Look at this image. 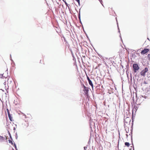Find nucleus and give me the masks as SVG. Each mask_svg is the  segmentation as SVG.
Here are the masks:
<instances>
[{"mask_svg": "<svg viewBox=\"0 0 150 150\" xmlns=\"http://www.w3.org/2000/svg\"><path fill=\"white\" fill-rule=\"evenodd\" d=\"M133 71L135 73L137 72L139 70V67L138 65L137 64H134L133 65Z\"/></svg>", "mask_w": 150, "mask_h": 150, "instance_id": "1", "label": "nucleus"}, {"mask_svg": "<svg viewBox=\"0 0 150 150\" xmlns=\"http://www.w3.org/2000/svg\"><path fill=\"white\" fill-rule=\"evenodd\" d=\"M148 71V68L146 67L144 69H143L141 72L140 74L141 76H144L145 75L146 73Z\"/></svg>", "mask_w": 150, "mask_h": 150, "instance_id": "2", "label": "nucleus"}, {"mask_svg": "<svg viewBox=\"0 0 150 150\" xmlns=\"http://www.w3.org/2000/svg\"><path fill=\"white\" fill-rule=\"evenodd\" d=\"M29 124L28 121H23L22 122V126L23 127L26 128L28 126Z\"/></svg>", "mask_w": 150, "mask_h": 150, "instance_id": "3", "label": "nucleus"}, {"mask_svg": "<svg viewBox=\"0 0 150 150\" xmlns=\"http://www.w3.org/2000/svg\"><path fill=\"white\" fill-rule=\"evenodd\" d=\"M83 91H84L85 94L87 95L88 93V88L87 87H86L84 85H83Z\"/></svg>", "mask_w": 150, "mask_h": 150, "instance_id": "4", "label": "nucleus"}, {"mask_svg": "<svg viewBox=\"0 0 150 150\" xmlns=\"http://www.w3.org/2000/svg\"><path fill=\"white\" fill-rule=\"evenodd\" d=\"M149 51V49L145 48L141 52V54H144L148 52Z\"/></svg>", "mask_w": 150, "mask_h": 150, "instance_id": "5", "label": "nucleus"}, {"mask_svg": "<svg viewBox=\"0 0 150 150\" xmlns=\"http://www.w3.org/2000/svg\"><path fill=\"white\" fill-rule=\"evenodd\" d=\"M142 101H140V99L139 98H137L136 100V103L137 105H140L142 103Z\"/></svg>", "mask_w": 150, "mask_h": 150, "instance_id": "6", "label": "nucleus"}, {"mask_svg": "<svg viewBox=\"0 0 150 150\" xmlns=\"http://www.w3.org/2000/svg\"><path fill=\"white\" fill-rule=\"evenodd\" d=\"M8 115L10 120L11 121H12V117L11 116V115L10 114L9 112H8Z\"/></svg>", "mask_w": 150, "mask_h": 150, "instance_id": "7", "label": "nucleus"}, {"mask_svg": "<svg viewBox=\"0 0 150 150\" xmlns=\"http://www.w3.org/2000/svg\"><path fill=\"white\" fill-rule=\"evenodd\" d=\"M126 120H128V122H127V123H128V125H130L129 123H130V121H131V120H130V119L129 117L126 118V119H125V122Z\"/></svg>", "mask_w": 150, "mask_h": 150, "instance_id": "8", "label": "nucleus"}, {"mask_svg": "<svg viewBox=\"0 0 150 150\" xmlns=\"http://www.w3.org/2000/svg\"><path fill=\"white\" fill-rule=\"evenodd\" d=\"M89 83V84L92 86V89H93V84L92 82V81L91 80H90L88 81Z\"/></svg>", "mask_w": 150, "mask_h": 150, "instance_id": "9", "label": "nucleus"}, {"mask_svg": "<svg viewBox=\"0 0 150 150\" xmlns=\"http://www.w3.org/2000/svg\"><path fill=\"white\" fill-rule=\"evenodd\" d=\"M125 145L129 147L130 146V144L129 142H126L125 143Z\"/></svg>", "mask_w": 150, "mask_h": 150, "instance_id": "10", "label": "nucleus"}, {"mask_svg": "<svg viewBox=\"0 0 150 150\" xmlns=\"http://www.w3.org/2000/svg\"><path fill=\"white\" fill-rule=\"evenodd\" d=\"M8 141H9V143H11L12 145L13 144V142L12 141H11L10 140H9Z\"/></svg>", "mask_w": 150, "mask_h": 150, "instance_id": "11", "label": "nucleus"}, {"mask_svg": "<svg viewBox=\"0 0 150 150\" xmlns=\"http://www.w3.org/2000/svg\"><path fill=\"white\" fill-rule=\"evenodd\" d=\"M79 4L80 3V0H75Z\"/></svg>", "mask_w": 150, "mask_h": 150, "instance_id": "12", "label": "nucleus"}, {"mask_svg": "<svg viewBox=\"0 0 150 150\" xmlns=\"http://www.w3.org/2000/svg\"><path fill=\"white\" fill-rule=\"evenodd\" d=\"M147 57L149 58V59H150V54H148V55Z\"/></svg>", "mask_w": 150, "mask_h": 150, "instance_id": "13", "label": "nucleus"}, {"mask_svg": "<svg viewBox=\"0 0 150 150\" xmlns=\"http://www.w3.org/2000/svg\"><path fill=\"white\" fill-rule=\"evenodd\" d=\"M14 146H15V149H16V150H18V149H17V148L16 146V145H15V144H14Z\"/></svg>", "mask_w": 150, "mask_h": 150, "instance_id": "14", "label": "nucleus"}, {"mask_svg": "<svg viewBox=\"0 0 150 150\" xmlns=\"http://www.w3.org/2000/svg\"><path fill=\"white\" fill-rule=\"evenodd\" d=\"M14 146H15V149H16V150H18V149H17V148L16 146V145H15V144H14Z\"/></svg>", "mask_w": 150, "mask_h": 150, "instance_id": "15", "label": "nucleus"}, {"mask_svg": "<svg viewBox=\"0 0 150 150\" xmlns=\"http://www.w3.org/2000/svg\"><path fill=\"white\" fill-rule=\"evenodd\" d=\"M65 3V4L67 6H68V4L66 2V1H64V2Z\"/></svg>", "mask_w": 150, "mask_h": 150, "instance_id": "16", "label": "nucleus"}, {"mask_svg": "<svg viewBox=\"0 0 150 150\" xmlns=\"http://www.w3.org/2000/svg\"><path fill=\"white\" fill-rule=\"evenodd\" d=\"M87 79H88V81H89H89L91 80H90V79H89V77H87Z\"/></svg>", "mask_w": 150, "mask_h": 150, "instance_id": "17", "label": "nucleus"}, {"mask_svg": "<svg viewBox=\"0 0 150 150\" xmlns=\"http://www.w3.org/2000/svg\"><path fill=\"white\" fill-rule=\"evenodd\" d=\"M84 149L85 150H86V149L87 148V147L85 146L84 147Z\"/></svg>", "mask_w": 150, "mask_h": 150, "instance_id": "18", "label": "nucleus"}, {"mask_svg": "<svg viewBox=\"0 0 150 150\" xmlns=\"http://www.w3.org/2000/svg\"><path fill=\"white\" fill-rule=\"evenodd\" d=\"M64 2V1H65V0H62Z\"/></svg>", "mask_w": 150, "mask_h": 150, "instance_id": "19", "label": "nucleus"}, {"mask_svg": "<svg viewBox=\"0 0 150 150\" xmlns=\"http://www.w3.org/2000/svg\"><path fill=\"white\" fill-rule=\"evenodd\" d=\"M40 63H42L41 62V60L40 61Z\"/></svg>", "mask_w": 150, "mask_h": 150, "instance_id": "20", "label": "nucleus"}]
</instances>
